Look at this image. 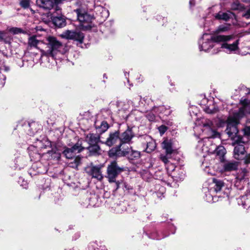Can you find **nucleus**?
Instances as JSON below:
<instances>
[{"instance_id": "f257e3e1", "label": "nucleus", "mask_w": 250, "mask_h": 250, "mask_svg": "<svg viewBox=\"0 0 250 250\" xmlns=\"http://www.w3.org/2000/svg\"><path fill=\"white\" fill-rule=\"evenodd\" d=\"M201 124L203 127V132L208 136V138L198 142L196 148L199 154L205 157L206 154L215 152L218 155L224 156L226 153V149L224 146H217L214 145H211L210 147L209 148L208 146V144H210L209 138L220 137V134L217 131L218 125L209 119H203L201 121Z\"/></svg>"}, {"instance_id": "f03ea898", "label": "nucleus", "mask_w": 250, "mask_h": 250, "mask_svg": "<svg viewBox=\"0 0 250 250\" xmlns=\"http://www.w3.org/2000/svg\"><path fill=\"white\" fill-rule=\"evenodd\" d=\"M47 48L46 50H42V55L41 60L42 62L45 58L51 57L52 59L54 61V57L58 54H63L67 51L66 46L62 44L57 39L53 37H48L47 38Z\"/></svg>"}, {"instance_id": "7ed1b4c3", "label": "nucleus", "mask_w": 250, "mask_h": 250, "mask_svg": "<svg viewBox=\"0 0 250 250\" xmlns=\"http://www.w3.org/2000/svg\"><path fill=\"white\" fill-rule=\"evenodd\" d=\"M232 38L231 36L225 35H210L205 34L199 41V46L200 51H208L214 46L215 42H226Z\"/></svg>"}, {"instance_id": "20e7f679", "label": "nucleus", "mask_w": 250, "mask_h": 250, "mask_svg": "<svg viewBox=\"0 0 250 250\" xmlns=\"http://www.w3.org/2000/svg\"><path fill=\"white\" fill-rule=\"evenodd\" d=\"M244 116L243 109H239L238 112L234 113L233 115L229 116L228 118L226 131L229 136L232 138L234 141L241 138L237 136L238 132L237 125L239 124L240 119Z\"/></svg>"}, {"instance_id": "39448f33", "label": "nucleus", "mask_w": 250, "mask_h": 250, "mask_svg": "<svg viewBox=\"0 0 250 250\" xmlns=\"http://www.w3.org/2000/svg\"><path fill=\"white\" fill-rule=\"evenodd\" d=\"M74 12L77 14L78 20L80 22L83 29L89 30L94 26L92 16L80 9H77Z\"/></svg>"}, {"instance_id": "423d86ee", "label": "nucleus", "mask_w": 250, "mask_h": 250, "mask_svg": "<svg viewBox=\"0 0 250 250\" xmlns=\"http://www.w3.org/2000/svg\"><path fill=\"white\" fill-rule=\"evenodd\" d=\"M104 166L103 164L94 165L91 163L85 167V171L88 176L100 181L104 178L102 170Z\"/></svg>"}, {"instance_id": "0eeeda50", "label": "nucleus", "mask_w": 250, "mask_h": 250, "mask_svg": "<svg viewBox=\"0 0 250 250\" xmlns=\"http://www.w3.org/2000/svg\"><path fill=\"white\" fill-rule=\"evenodd\" d=\"M128 144L120 143V144L116 147L112 148L109 151L110 156H127L131 150V147Z\"/></svg>"}, {"instance_id": "6e6552de", "label": "nucleus", "mask_w": 250, "mask_h": 250, "mask_svg": "<svg viewBox=\"0 0 250 250\" xmlns=\"http://www.w3.org/2000/svg\"><path fill=\"white\" fill-rule=\"evenodd\" d=\"M45 145L42 146V141H39L38 144H37V146H31L28 147L29 155L31 161L34 162H37L39 161L41 158V155L38 153L37 147L40 148H46L47 146H50V142L47 140H45Z\"/></svg>"}, {"instance_id": "1a4fd4ad", "label": "nucleus", "mask_w": 250, "mask_h": 250, "mask_svg": "<svg viewBox=\"0 0 250 250\" xmlns=\"http://www.w3.org/2000/svg\"><path fill=\"white\" fill-rule=\"evenodd\" d=\"M124 168L120 167L116 161L112 162L107 168V178L110 183L115 182L117 176L123 171Z\"/></svg>"}, {"instance_id": "9d476101", "label": "nucleus", "mask_w": 250, "mask_h": 250, "mask_svg": "<svg viewBox=\"0 0 250 250\" xmlns=\"http://www.w3.org/2000/svg\"><path fill=\"white\" fill-rule=\"evenodd\" d=\"M83 143L84 142H83L82 140H79L72 147L65 148L63 151V155L67 159H72L77 153L84 149L85 146L83 145Z\"/></svg>"}, {"instance_id": "9b49d317", "label": "nucleus", "mask_w": 250, "mask_h": 250, "mask_svg": "<svg viewBox=\"0 0 250 250\" xmlns=\"http://www.w3.org/2000/svg\"><path fill=\"white\" fill-rule=\"evenodd\" d=\"M53 23L59 27H62L66 25L65 18L61 14V9L58 6L55 7V13L52 17Z\"/></svg>"}, {"instance_id": "f8f14e48", "label": "nucleus", "mask_w": 250, "mask_h": 250, "mask_svg": "<svg viewBox=\"0 0 250 250\" xmlns=\"http://www.w3.org/2000/svg\"><path fill=\"white\" fill-rule=\"evenodd\" d=\"M243 139V138H241L239 139H236L234 141V145L236 144V145L235 146L234 149V156L236 159H239L240 155H243L245 153V148L243 145L245 141Z\"/></svg>"}, {"instance_id": "ddd939ff", "label": "nucleus", "mask_w": 250, "mask_h": 250, "mask_svg": "<svg viewBox=\"0 0 250 250\" xmlns=\"http://www.w3.org/2000/svg\"><path fill=\"white\" fill-rule=\"evenodd\" d=\"M134 137V134L131 128H128L125 131L119 134L120 142L121 143L130 144L131 140Z\"/></svg>"}, {"instance_id": "4468645a", "label": "nucleus", "mask_w": 250, "mask_h": 250, "mask_svg": "<svg viewBox=\"0 0 250 250\" xmlns=\"http://www.w3.org/2000/svg\"><path fill=\"white\" fill-rule=\"evenodd\" d=\"M112 206L111 207V211L116 212V213H122L124 210H127L129 212H131L134 211L132 210L134 207L133 206L134 204H128L127 208L126 207L124 204H112Z\"/></svg>"}, {"instance_id": "2eb2a0df", "label": "nucleus", "mask_w": 250, "mask_h": 250, "mask_svg": "<svg viewBox=\"0 0 250 250\" xmlns=\"http://www.w3.org/2000/svg\"><path fill=\"white\" fill-rule=\"evenodd\" d=\"M119 140L120 141L119 132L115 131L110 133L106 141L103 143L109 146H111L116 144Z\"/></svg>"}, {"instance_id": "dca6fc26", "label": "nucleus", "mask_w": 250, "mask_h": 250, "mask_svg": "<svg viewBox=\"0 0 250 250\" xmlns=\"http://www.w3.org/2000/svg\"><path fill=\"white\" fill-rule=\"evenodd\" d=\"M36 3L39 7L46 10L52 9L54 5L53 0H37Z\"/></svg>"}, {"instance_id": "f3484780", "label": "nucleus", "mask_w": 250, "mask_h": 250, "mask_svg": "<svg viewBox=\"0 0 250 250\" xmlns=\"http://www.w3.org/2000/svg\"><path fill=\"white\" fill-rule=\"evenodd\" d=\"M238 167V163L233 161L225 162L223 165L225 171H231L235 170Z\"/></svg>"}, {"instance_id": "a211bd4d", "label": "nucleus", "mask_w": 250, "mask_h": 250, "mask_svg": "<svg viewBox=\"0 0 250 250\" xmlns=\"http://www.w3.org/2000/svg\"><path fill=\"white\" fill-rule=\"evenodd\" d=\"M145 140L146 142V151L147 153H150L154 150L156 147V145L155 141L149 136H145L144 137Z\"/></svg>"}, {"instance_id": "6ab92c4d", "label": "nucleus", "mask_w": 250, "mask_h": 250, "mask_svg": "<svg viewBox=\"0 0 250 250\" xmlns=\"http://www.w3.org/2000/svg\"><path fill=\"white\" fill-rule=\"evenodd\" d=\"M85 143L86 142L88 143L89 145L97 144L99 142H101L100 140V137L98 134L89 133L87 134L85 137V141H83ZM101 142H103L101 141Z\"/></svg>"}, {"instance_id": "aec40b11", "label": "nucleus", "mask_w": 250, "mask_h": 250, "mask_svg": "<svg viewBox=\"0 0 250 250\" xmlns=\"http://www.w3.org/2000/svg\"><path fill=\"white\" fill-rule=\"evenodd\" d=\"M238 40L236 41L233 43L229 44L227 43H223L221 45V47L226 49L227 53H231L236 50L238 49Z\"/></svg>"}, {"instance_id": "412c9836", "label": "nucleus", "mask_w": 250, "mask_h": 250, "mask_svg": "<svg viewBox=\"0 0 250 250\" xmlns=\"http://www.w3.org/2000/svg\"><path fill=\"white\" fill-rule=\"evenodd\" d=\"M235 17V15L230 11L226 13L219 12L215 16V18L219 20L228 21L229 19Z\"/></svg>"}, {"instance_id": "4be33fe9", "label": "nucleus", "mask_w": 250, "mask_h": 250, "mask_svg": "<svg viewBox=\"0 0 250 250\" xmlns=\"http://www.w3.org/2000/svg\"><path fill=\"white\" fill-rule=\"evenodd\" d=\"M172 177L177 181H182L185 178L184 171L183 169L177 167L175 171H173Z\"/></svg>"}, {"instance_id": "5701e85b", "label": "nucleus", "mask_w": 250, "mask_h": 250, "mask_svg": "<svg viewBox=\"0 0 250 250\" xmlns=\"http://www.w3.org/2000/svg\"><path fill=\"white\" fill-rule=\"evenodd\" d=\"M162 147L167 155H170L173 151L172 144L170 140H166L162 143Z\"/></svg>"}, {"instance_id": "b1692460", "label": "nucleus", "mask_w": 250, "mask_h": 250, "mask_svg": "<svg viewBox=\"0 0 250 250\" xmlns=\"http://www.w3.org/2000/svg\"><path fill=\"white\" fill-rule=\"evenodd\" d=\"M240 104L243 105V107L240 109H243L244 114L245 112L250 113V100H248V98H241Z\"/></svg>"}, {"instance_id": "393cba45", "label": "nucleus", "mask_w": 250, "mask_h": 250, "mask_svg": "<svg viewBox=\"0 0 250 250\" xmlns=\"http://www.w3.org/2000/svg\"><path fill=\"white\" fill-rule=\"evenodd\" d=\"M86 148L89 150L91 155L97 154L99 153V151L100 150V147L97 145V144L89 145L87 146H85L84 148Z\"/></svg>"}, {"instance_id": "a878e982", "label": "nucleus", "mask_w": 250, "mask_h": 250, "mask_svg": "<svg viewBox=\"0 0 250 250\" xmlns=\"http://www.w3.org/2000/svg\"><path fill=\"white\" fill-rule=\"evenodd\" d=\"M83 39L84 35L83 33L80 31H74L72 40L77 41L82 43L83 42Z\"/></svg>"}, {"instance_id": "bb28decb", "label": "nucleus", "mask_w": 250, "mask_h": 250, "mask_svg": "<svg viewBox=\"0 0 250 250\" xmlns=\"http://www.w3.org/2000/svg\"><path fill=\"white\" fill-rule=\"evenodd\" d=\"M213 183L214 184V188L216 192L220 191L224 187V183L221 180L213 178Z\"/></svg>"}, {"instance_id": "cd10ccee", "label": "nucleus", "mask_w": 250, "mask_h": 250, "mask_svg": "<svg viewBox=\"0 0 250 250\" xmlns=\"http://www.w3.org/2000/svg\"><path fill=\"white\" fill-rule=\"evenodd\" d=\"M39 42L40 41L37 40L36 36H32L28 39V45L31 47H36Z\"/></svg>"}, {"instance_id": "c85d7f7f", "label": "nucleus", "mask_w": 250, "mask_h": 250, "mask_svg": "<svg viewBox=\"0 0 250 250\" xmlns=\"http://www.w3.org/2000/svg\"><path fill=\"white\" fill-rule=\"evenodd\" d=\"M96 128L99 132H104L108 128V125L106 122L103 121L101 122L100 125H96Z\"/></svg>"}, {"instance_id": "c756f323", "label": "nucleus", "mask_w": 250, "mask_h": 250, "mask_svg": "<svg viewBox=\"0 0 250 250\" xmlns=\"http://www.w3.org/2000/svg\"><path fill=\"white\" fill-rule=\"evenodd\" d=\"M140 157V152L138 151L133 150L131 148L129 154H128L127 157L131 160L137 159Z\"/></svg>"}, {"instance_id": "7c9ffc66", "label": "nucleus", "mask_w": 250, "mask_h": 250, "mask_svg": "<svg viewBox=\"0 0 250 250\" xmlns=\"http://www.w3.org/2000/svg\"><path fill=\"white\" fill-rule=\"evenodd\" d=\"M74 32V31L66 30L62 34L61 36L62 37L66 39L72 40Z\"/></svg>"}, {"instance_id": "2f4dec72", "label": "nucleus", "mask_w": 250, "mask_h": 250, "mask_svg": "<svg viewBox=\"0 0 250 250\" xmlns=\"http://www.w3.org/2000/svg\"><path fill=\"white\" fill-rule=\"evenodd\" d=\"M157 108H154L152 111L147 112L146 114V117L149 121H153L155 119V115L154 112L156 113Z\"/></svg>"}, {"instance_id": "473e14b6", "label": "nucleus", "mask_w": 250, "mask_h": 250, "mask_svg": "<svg viewBox=\"0 0 250 250\" xmlns=\"http://www.w3.org/2000/svg\"><path fill=\"white\" fill-rule=\"evenodd\" d=\"M156 190H157L156 194L158 197H161L163 194L165 192L166 189L164 187L160 186L159 185H156Z\"/></svg>"}, {"instance_id": "72a5a7b5", "label": "nucleus", "mask_w": 250, "mask_h": 250, "mask_svg": "<svg viewBox=\"0 0 250 250\" xmlns=\"http://www.w3.org/2000/svg\"><path fill=\"white\" fill-rule=\"evenodd\" d=\"M241 93L242 94H245L246 97H243L242 98H248V100H250V89L246 87L242 86L241 88Z\"/></svg>"}, {"instance_id": "f704fd0d", "label": "nucleus", "mask_w": 250, "mask_h": 250, "mask_svg": "<svg viewBox=\"0 0 250 250\" xmlns=\"http://www.w3.org/2000/svg\"><path fill=\"white\" fill-rule=\"evenodd\" d=\"M8 31L14 35L24 33L23 30L18 27H10L8 28Z\"/></svg>"}, {"instance_id": "c9c22d12", "label": "nucleus", "mask_w": 250, "mask_h": 250, "mask_svg": "<svg viewBox=\"0 0 250 250\" xmlns=\"http://www.w3.org/2000/svg\"><path fill=\"white\" fill-rule=\"evenodd\" d=\"M242 1L250 4V0H242ZM241 15L243 17H245L246 19L250 18V8L246 12L242 13Z\"/></svg>"}, {"instance_id": "e433bc0d", "label": "nucleus", "mask_w": 250, "mask_h": 250, "mask_svg": "<svg viewBox=\"0 0 250 250\" xmlns=\"http://www.w3.org/2000/svg\"><path fill=\"white\" fill-rule=\"evenodd\" d=\"M247 171L246 169H242L241 171L238 174L236 177V179L240 181L243 180L245 177V176H247Z\"/></svg>"}, {"instance_id": "4c0bfd02", "label": "nucleus", "mask_w": 250, "mask_h": 250, "mask_svg": "<svg viewBox=\"0 0 250 250\" xmlns=\"http://www.w3.org/2000/svg\"><path fill=\"white\" fill-rule=\"evenodd\" d=\"M230 25L229 24H225L220 25L217 29V31L219 32H225L229 29Z\"/></svg>"}, {"instance_id": "58836bf2", "label": "nucleus", "mask_w": 250, "mask_h": 250, "mask_svg": "<svg viewBox=\"0 0 250 250\" xmlns=\"http://www.w3.org/2000/svg\"><path fill=\"white\" fill-rule=\"evenodd\" d=\"M169 155H167V154L166 153V155H164L162 154L160 156V159L166 165V167L167 166V165H169V164L170 163L168 160V159L169 158Z\"/></svg>"}, {"instance_id": "ea45409f", "label": "nucleus", "mask_w": 250, "mask_h": 250, "mask_svg": "<svg viewBox=\"0 0 250 250\" xmlns=\"http://www.w3.org/2000/svg\"><path fill=\"white\" fill-rule=\"evenodd\" d=\"M6 36V32L3 31H0V42L4 41L6 43H9L10 42L5 38Z\"/></svg>"}, {"instance_id": "a19ab883", "label": "nucleus", "mask_w": 250, "mask_h": 250, "mask_svg": "<svg viewBox=\"0 0 250 250\" xmlns=\"http://www.w3.org/2000/svg\"><path fill=\"white\" fill-rule=\"evenodd\" d=\"M20 5L23 8H27L30 5V0H21Z\"/></svg>"}, {"instance_id": "79ce46f5", "label": "nucleus", "mask_w": 250, "mask_h": 250, "mask_svg": "<svg viewBox=\"0 0 250 250\" xmlns=\"http://www.w3.org/2000/svg\"><path fill=\"white\" fill-rule=\"evenodd\" d=\"M166 168L168 172H171V174H172L173 171H175L177 169V167H176L171 163H169V165H167V166H166Z\"/></svg>"}, {"instance_id": "37998d69", "label": "nucleus", "mask_w": 250, "mask_h": 250, "mask_svg": "<svg viewBox=\"0 0 250 250\" xmlns=\"http://www.w3.org/2000/svg\"><path fill=\"white\" fill-rule=\"evenodd\" d=\"M6 76L0 71V87L4 86L5 83Z\"/></svg>"}, {"instance_id": "c03bdc74", "label": "nucleus", "mask_w": 250, "mask_h": 250, "mask_svg": "<svg viewBox=\"0 0 250 250\" xmlns=\"http://www.w3.org/2000/svg\"><path fill=\"white\" fill-rule=\"evenodd\" d=\"M47 153L49 154H51L52 158H57V159H59L61 156V154L59 153L54 152L53 153V151H48Z\"/></svg>"}, {"instance_id": "a18cd8bd", "label": "nucleus", "mask_w": 250, "mask_h": 250, "mask_svg": "<svg viewBox=\"0 0 250 250\" xmlns=\"http://www.w3.org/2000/svg\"><path fill=\"white\" fill-rule=\"evenodd\" d=\"M159 131L161 135L163 134L167 129V127L164 125H162L158 127Z\"/></svg>"}, {"instance_id": "49530a36", "label": "nucleus", "mask_w": 250, "mask_h": 250, "mask_svg": "<svg viewBox=\"0 0 250 250\" xmlns=\"http://www.w3.org/2000/svg\"><path fill=\"white\" fill-rule=\"evenodd\" d=\"M248 125L243 129L244 134L247 135H250V125H248L250 124V122L247 123Z\"/></svg>"}, {"instance_id": "de8ad7c7", "label": "nucleus", "mask_w": 250, "mask_h": 250, "mask_svg": "<svg viewBox=\"0 0 250 250\" xmlns=\"http://www.w3.org/2000/svg\"><path fill=\"white\" fill-rule=\"evenodd\" d=\"M217 110V109L214 108L213 109H210V108L208 107L206 109L205 111L207 113L212 114L214 112H215Z\"/></svg>"}, {"instance_id": "09e8293b", "label": "nucleus", "mask_w": 250, "mask_h": 250, "mask_svg": "<svg viewBox=\"0 0 250 250\" xmlns=\"http://www.w3.org/2000/svg\"><path fill=\"white\" fill-rule=\"evenodd\" d=\"M241 205L244 208H247V209H248L249 208H250V206H249V204H241Z\"/></svg>"}, {"instance_id": "8fccbe9b", "label": "nucleus", "mask_w": 250, "mask_h": 250, "mask_svg": "<svg viewBox=\"0 0 250 250\" xmlns=\"http://www.w3.org/2000/svg\"><path fill=\"white\" fill-rule=\"evenodd\" d=\"M189 4L190 6L194 5H195V2L194 0H189Z\"/></svg>"}, {"instance_id": "3c124183", "label": "nucleus", "mask_w": 250, "mask_h": 250, "mask_svg": "<svg viewBox=\"0 0 250 250\" xmlns=\"http://www.w3.org/2000/svg\"><path fill=\"white\" fill-rule=\"evenodd\" d=\"M242 8V6L240 4H239L237 5V7L236 8H234V9H241Z\"/></svg>"}, {"instance_id": "603ef678", "label": "nucleus", "mask_w": 250, "mask_h": 250, "mask_svg": "<svg viewBox=\"0 0 250 250\" xmlns=\"http://www.w3.org/2000/svg\"><path fill=\"white\" fill-rule=\"evenodd\" d=\"M102 12L105 13L107 14V15H108V11H106V10H105V9L103 10Z\"/></svg>"}, {"instance_id": "864d4df0", "label": "nucleus", "mask_w": 250, "mask_h": 250, "mask_svg": "<svg viewBox=\"0 0 250 250\" xmlns=\"http://www.w3.org/2000/svg\"><path fill=\"white\" fill-rule=\"evenodd\" d=\"M75 161H76V162L77 163V165H78L79 163L80 160L76 158V159H75Z\"/></svg>"}, {"instance_id": "5fc2aeb1", "label": "nucleus", "mask_w": 250, "mask_h": 250, "mask_svg": "<svg viewBox=\"0 0 250 250\" xmlns=\"http://www.w3.org/2000/svg\"><path fill=\"white\" fill-rule=\"evenodd\" d=\"M24 187H23L24 188H26L27 187V184L26 182H25Z\"/></svg>"}, {"instance_id": "6e6d98bb", "label": "nucleus", "mask_w": 250, "mask_h": 250, "mask_svg": "<svg viewBox=\"0 0 250 250\" xmlns=\"http://www.w3.org/2000/svg\"><path fill=\"white\" fill-rule=\"evenodd\" d=\"M250 157V159H249V158L246 160V162L247 163H250V156H249Z\"/></svg>"}, {"instance_id": "4d7b16f0", "label": "nucleus", "mask_w": 250, "mask_h": 250, "mask_svg": "<svg viewBox=\"0 0 250 250\" xmlns=\"http://www.w3.org/2000/svg\"><path fill=\"white\" fill-rule=\"evenodd\" d=\"M165 237H166V236H164L162 237H158V238H156V239H161L163 238H164Z\"/></svg>"}, {"instance_id": "13d9d810", "label": "nucleus", "mask_w": 250, "mask_h": 250, "mask_svg": "<svg viewBox=\"0 0 250 250\" xmlns=\"http://www.w3.org/2000/svg\"><path fill=\"white\" fill-rule=\"evenodd\" d=\"M241 250L240 248H238V249H237L236 250Z\"/></svg>"}]
</instances>
